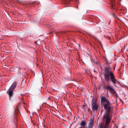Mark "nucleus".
<instances>
[{
  "label": "nucleus",
  "mask_w": 128,
  "mask_h": 128,
  "mask_svg": "<svg viewBox=\"0 0 128 128\" xmlns=\"http://www.w3.org/2000/svg\"><path fill=\"white\" fill-rule=\"evenodd\" d=\"M111 2H115L116 0H110Z\"/></svg>",
  "instance_id": "11"
},
{
  "label": "nucleus",
  "mask_w": 128,
  "mask_h": 128,
  "mask_svg": "<svg viewBox=\"0 0 128 128\" xmlns=\"http://www.w3.org/2000/svg\"><path fill=\"white\" fill-rule=\"evenodd\" d=\"M96 16L99 19H100V18H101V17L100 16H99L98 15L96 14Z\"/></svg>",
  "instance_id": "9"
},
{
  "label": "nucleus",
  "mask_w": 128,
  "mask_h": 128,
  "mask_svg": "<svg viewBox=\"0 0 128 128\" xmlns=\"http://www.w3.org/2000/svg\"><path fill=\"white\" fill-rule=\"evenodd\" d=\"M14 90L9 88L7 92V94L9 95L10 99V97L12 96L13 91Z\"/></svg>",
  "instance_id": "5"
},
{
  "label": "nucleus",
  "mask_w": 128,
  "mask_h": 128,
  "mask_svg": "<svg viewBox=\"0 0 128 128\" xmlns=\"http://www.w3.org/2000/svg\"><path fill=\"white\" fill-rule=\"evenodd\" d=\"M86 124V122L85 120H82L80 123L81 126H84Z\"/></svg>",
  "instance_id": "7"
},
{
  "label": "nucleus",
  "mask_w": 128,
  "mask_h": 128,
  "mask_svg": "<svg viewBox=\"0 0 128 128\" xmlns=\"http://www.w3.org/2000/svg\"><path fill=\"white\" fill-rule=\"evenodd\" d=\"M16 82H15L12 85H11V86L9 88H10V89H11L12 90H14V89L16 87Z\"/></svg>",
  "instance_id": "6"
},
{
  "label": "nucleus",
  "mask_w": 128,
  "mask_h": 128,
  "mask_svg": "<svg viewBox=\"0 0 128 128\" xmlns=\"http://www.w3.org/2000/svg\"><path fill=\"white\" fill-rule=\"evenodd\" d=\"M114 6V4L113 3L112 6Z\"/></svg>",
  "instance_id": "15"
},
{
  "label": "nucleus",
  "mask_w": 128,
  "mask_h": 128,
  "mask_svg": "<svg viewBox=\"0 0 128 128\" xmlns=\"http://www.w3.org/2000/svg\"><path fill=\"white\" fill-rule=\"evenodd\" d=\"M107 90H109L112 94H115L116 93V92L112 86H107L106 88Z\"/></svg>",
  "instance_id": "4"
},
{
  "label": "nucleus",
  "mask_w": 128,
  "mask_h": 128,
  "mask_svg": "<svg viewBox=\"0 0 128 128\" xmlns=\"http://www.w3.org/2000/svg\"><path fill=\"white\" fill-rule=\"evenodd\" d=\"M101 105L104 106V108L106 110L104 115V117L106 120L105 126H107L108 127V124L111 120L110 116V113L111 104L109 102L108 100L105 96L101 97Z\"/></svg>",
  "instance_id": "1"
},
{
  "label": "nucleus",
  "mask_w": 128,
  "mask_h": 128,
  "mask_svg": "<svg viewBox=\"0 0 128 128\" xmlns=\"http://www.w3.org/2000/svg\"><path fill=\"white\" fill-rule=\"evenodd\" d=\"M115 69V68L114 67V70Z\"/></svg>",
  "instance_id": "16"
},
{
  "label": "nucleus",
  "mask_w": 128,
  "mask_h": 128,
  "mask_svg": "<svg viewBox=\"0 0 128 128\" xmlns=\"http://www.w3.org/2000/svg\"><path fill=\"white\" fill-rule=\"evenodd\" d=\"M89 126L90 127H91V126H92V123H90V124H89Z\"/></svg>",
  "instance_id": "10"
},
{
  "label": "nucleus",
  "mask_w": 128,
  "mask_h": 128,
  "mask_svg": "<svg viewBox=\"0 0 128 128\" xmlns=\"http://www.w3.org/2000/svg\"><path fill=\"white\" fill-rule=\"evenodd\" d=\"M104 128H108V127L107 126H105Z\"/></svg>",
  "instance_id": "14"
},
{
  "label": "nucleus",
  "mask_w": 128,
  "mask_h": 128,
  "mask_svg": "<svg viewBox=\"0 0 128 128\" xmlns=\"http://www.w3.org/2000/svg\"><path fill=\"white\" fill-rule=\"evenodd\" d=\"M82 107L84 110L86 109L87 107V106L86 104H84L82 105Z\"/></svg>",
  "instance_id": "8"
},
{
  "label": "nucleus",
  "mask_w": 128,
  "mask_h": 128,
  "mask_svg": "<svg viewBox=\"0 0 128 128\" xmlns=\"http://www.w3.org/2000/svg\"><path fill=\"white\" fill-rule=\"evenodd\" d=\"M116 128H118V127H117Z\"/></svg>",
  "instance_id": "17"
},
{
  "label": "nucleus",
  "mask_w": 128,
  "mask_h": 128,
  "mask_svg": "<svg viewBox=\"0 0 128 128\" xmlns=\"http://www.w3.org/2000/svg\"><path fill=\"white\" fill-rule=\"evenodd\" d=\"M106 62L108 65H109V64H108V60H106Z\"/></svg>",
  "instance_id": "12"
},
{
  "label": "nucleus",
  "mask_w": 128,
  "mask_h": 128,
  "mask_svg": "<svg viewBox=\"0 0 128 128\" xmlns=\"http://www.w3.org/2000/svg\"><path fill=\"white\" fill-rule=\"evenodd\" d=\"M79 128H88L87 127H80Z\"/></svg>",
  "instance_id": "13"
},
{
  "label": "nucleus",
  "mask_w": 128,
  "mask_h": 128,
  "mask_svg": "<svg viewBox=\"0 0 128 128\" xmlns=\"http://www.w3.org/2000/svg\"><path fill=\"white\" fill-rule=\"evenodd\" d=\"M97 99H94V98L92 99V110L94 111H97L98 108V105L97 103Z\"/></svg>",
  "instance_id": "3"
},
{
  "label": "nucleus",
  "mask_w": 128,
  "mask_h": 128,
  "mask_svg": "<svg viewBox=\"0 0 128 128\" xmlns=\"http://www.w3.org/2000/svg\"><path fill=\"white\" fill-rule=\"evenodd\" d=\"M112 68L110 67L108 65V67H106L105 68V74L104 78L105 80L107 82H109L110 79L114 85L115 84L118 82L112 70Z\"/></svg>",
  "instance_id": "2"
}]
</instances>
